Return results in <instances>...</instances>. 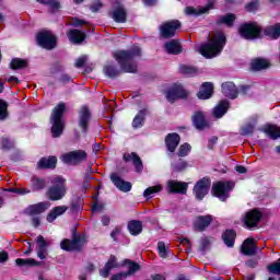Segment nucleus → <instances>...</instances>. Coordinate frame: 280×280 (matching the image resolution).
Instances as JSON below:
<instances>
[{"label":"nucleus","instance_id":"1","mask_svg":"<svg viewBox=\"0 0 280 280\" xmlns=\"http://www.w3.org/2000/svg\"><path fill=\"white\" fill-rule=\"evenodd\" d=\"M113 56L125 73H137V63L133 60L141 57V48L139 46H133L129 50H117Z\"/></svg>","mask_w":280,"mask_h":280},{"label":"nucleus","instance_id":"2","mask_svg":"<svg viewBox=\"0 0 280 280\" xmlns=\"http://www.w3.org/2000/svg\"><path fill=\"white\" fill-rule=\"evenodd\" d=\"M224 45H226V36L222 32H215L206 44L201 45L199 51L203 58H215L222 54Z\"/></svg>","mask_w":280,"mask_h":280},{"label":"nucleus","instance_id":"3","mask_svg":"<svg viewBox=\"0 0 280 280\" xmlns=\"http://www.w3.org/2000/svg\"><path fill=\"white\" fill-rule=\"evenodd\" d=\"M65 103H59L54 109L50 117V121L52 124L51 133L52 137L58 138L62 135V130H65V122H62V115H65L66 110Z\"/></svg>","mask_w":280,"mask_h":280},{"label":"nucleus","instance_id":"4","mask_svg":"<svg viewBox=\"0 0 280 280\" xmlns=\"http://www.w3.org/2000/svg\"><path fill=\"white\" fill-rule=\"evenodd\" d=\"M52 186L46 191L48 200L58 201L67 196V185L65 178L57 176L51 180Z\"/></svg>","mask_w":280,"mask_h":280},{"label":"nucleus","instance_id":"5","mask_svg":"<svg viewBox=\"0 0 280 280\" xmlns=\"http://www.w3.org/2000/svg\"><path fill=\"white\" fill-rule=\"evenodd\" d=\"M238 34L246 40H255L261 35V26L257 22L242 24Z\"/></svg>","mask_w":280,"mask_h":280},{"label":"nucleus","instance_id":"6","mask_svg":"<svg viewBox=\"0 0 280 280\" xmlns=\"http://www.w3.org/2000/svg\"><path fill=\"white\" fill-rule=\"evenodd\" d=\"M235 184L233 182H218L212 186V194L222 202H226L229 192L233 191Z\"/></svg>","mask_w":280,"mask_h":280},{"label":"nucleus","instance_id":"7","mask_svg":"<svg viewBox=\"0 0 280 280\" xmlns=\"http://www.w3.org/2000/svg\"><path fill=\"white\" fill-rule=\"evenodd\" d=\"M182 24L178 20H171L162 23L159 27L160 36L162 38H174L176 36L178 30H180Z\"/></svg>","mask_w":280,"mask_h":280},{"label":"nucleus","instance_id":"8","mask_svg":"<svg viewBox=\"0 0 280 280\" xmlns=\"http://www.w3.org/2000/svg\"><path fill=\"white\" fill-rule=\"evenodd\" d=\"M84 246H86V236L84 235L74 236L72 241L66 238L61 242L62 250H68V252L82 250Z\"/></svg>","mask_w":280,"mask_h":280},{"label":"nucleus","instance_id":"9","mask_svg":"<svg viewBox=\"0 0 280 280\" xmlns=\"http://www.w3.org/2000/svg\"><path fill=\"white\" fill-rule=\"evenodd\" d=\"M37 43L44 49H55L57 38L51 31H44L37 34Z\"/></svg>","mask_w":280,"mask_h":280},{"label":"nucleus","instance_id":"10","mask_svg":"<svg viewBox=\"0 0 280 280\" xmlns=\"http://www.w3.org/2000/svg\"><path fill=\"white\" fill-rule=\"evenodd\" d=\"M86 152L84 150H77L68 152L61 156L63 163L68 165H80L83 161H86Z\"/></svg>","mask_w":280,"mask_h":280},{"label":"nucleus","instance_id":"11","mask_svg":"<svg viewBox=\"0 0 280 280\" xmlns=\"http://www.w3.org/2000/svg\"><path fill=\"white\" fill-rule=\"evenodd\" d=\"M209 187H211V180L209 178H202L194 187V194L197 200H202L209 194Z\"/></svg>","mask_w":280,"mask_h":280},{"label":"nucleus","instance_id":"12","mask_svg":"<svg viewBox=\"0 0 280 280\" xmlns=\"http://www.w3.org/2000/svg\"><path fill=\"white\" fill-rule=\"evenodd\" d=\"M51 207V203L49 201H42L35 205L28 206L25 210L24 213L25 215H30L34 218V215H40V213H45L47 209Z\"/></svg>","mask_w":280,"mask_h":280},{"label":"nucleus","instance_id":"13","mask_svg":"<svg viewBox=\"0 0 280 280\" xmlns=\"http://www.w3.org/2000/svg\"><path fill=\"white\" fill-rule=\"evenodd\" d=\"M189 95V92L183 89L180 85H174L166 92V100L174 104L175 100H185Z\"/></svg>","mask_w":280,"mask_h":280},{"label":"nucleus","instance_id":"14","mask_svg":"<svg viewBox=\"0 0 280 280\" xmlns=\"http://www.w3.org/2000/svg\"><path fill=\"white\" fill-rule=\"evenodd\" d=\"M166 187L170 194H187V189H189V184L185 182L171 179L167 182Z\"/></svg>","mask_w":280,"mask_h":280},{"label":"nucleus","instance_id":"15","mask_svg":"<svg viewBox=\"0 0 280 280\" xmlns=\"http://www.w3.org/2000/svg\"><path fill=\"white\" fill-rule=\"evenodd\" d=\"M36 254L39 259H47V247L49 246V241L45 240L43 235H38L36 238Z\"/></svg>","mask_w":280,"mask_h":280},{"label":"nucleus","instance_id":"16","mask_svg":"<svg viewBox=\"0 0 280 280\" xmlns=\"http://www.w3.org/2000/svg\"><path fill=\"white\" fill-rule=\"evenodd\" d=\"M259 220H261V212L257 209L247 212L245 215V224L248 229H253V226L259 224Z\"/></svg>","mask_w":280,"mask_h":280},{"label":"nucleus","instance_id":"17","mask_svg":"<svg viewBox=\"0 0 280 280\" xmlns=\"http://www.w3.org/2000/svg\"><path fill=\"white\" fill-rule=\"evenodd\" d=\"M122 159L126 163H130V161L133 163L136 167V172H142L143 171V162L141 161V158L135 153H125L122 155Z\"/></svg>","mask_w":280,"mask_h":280},{"label":"nucleus","instance_id":"18","mask_svg":"<svg viewBox=\"0 0 280 280\" xmlns=\"http://www.w3.org/2000/svg\"><path fill=\"white\" fill-rule=\"evenodd\" d=\"M212 221H213V218H211V215L197 217L194 222V229L195 231L202 232L205 231V229L209 226V224H211Z\"/></svg>","mask_w":280,"mask_h":280},{"label":"nucleus","instance_id":"19","mask_svg":"<svg viewBox=\"0 0 280 280\" xmlns=\"http://www.w3.org/2000/svg\"><path fill=\"white\" fill-rule=\"evenodd\" d=\"M241 253H243V255H247V256L256 255L257 245L255 244V240L246 238L241 246Z\"/></svg>","mask_w":280,"mask_h":280},{"label":"nucleus","instance_id":"20","mask_svg":"<svg viewBox=\"0 0 280 280\" xmlns=\"http://www.w3.org/2000/svg\"><path fill=\"white\" fill-rule=\"evenodd\" d=\"M110 180L114 183L115 187H117V189H119L120 191L126 192V191H130V189H132V184L119 178V175H117V173H113L110 175Z\"/></svg>","mask_w":280,"mask_h":280},{"label":"nucleus","instance_id":"21","mask_svg":"<svg viewBox=\"0 0 280 280\" xmlns=\"http://www.w3.org/2000/svg\"><path fill=\"white\" fill-rule=\"evenodd\" d=\"M70 43L74 45H80L86 38V33L79 31V30H70L67 33Z\"/></svg>","mask_w":280,"mask_h":280},{"label":"nucleus","instance_id":"22","mask_svg":"<svg viewBox=\"0 0 280 280\" xmlns=\"http://www.w3.org/2000/svg\"><path fill=\"white\" fill-rule=\"evenodd\" d=\"M69 211V207L67 206H57L50 210V212L47 214V222H54L57 218H60V215H65Z\"/></svg>","mask_w":280,"mask_h":280},{"label":"nucleus","instance_id":"23","mask_svg":"<svg viewBox=\"0 0 280 280\" xmlns=\"http://www.w3.org/2000/svg\"><path fill=\"white\" fill-rule=\"evenodd\" d=\"M90 119H91V110H89V107L83 106L80 110L79 126L80 128H82L84 132H86V129L89 128Z\"/></svg>","mask_w":280,"mask_h":280},{"label":"nucleus","instance_id":"24","mask_svg":"<svg viewBox=\"0 0 280 280\" xmlns=\"http://www.w3.org/2000/svg\"><path fill=\"white\" fill-rule=\"evenodd\" d=\"M192 122L197 130H205L209 126V122H207V119L205 118V113L202 112H196L192 115Z\"/></svg>","mask_w":280,"mask_h":280},{"label":"nucleus","instance_id":"25","mask_svg":"<svg viewBox=\"0 0 280 280\" xmlns=\"http://www.w3.org/2000/svg\"><path fill=\"white\" fill-rule=\"evenodd\" d=\"M166 148L170 152H176L178 143H180V136L178 133H170L165 139Z\"/></svg>","mask_w":280,"mask_h":280},{"label":"nucleus","instance_id":"26","mask_svg":"<svg viewBox=\"0 0 280 280\" xmlns=\"http://www.w3.org/2000/svg\"><path fill=\"white\" fill-rule=\"evenodd\" d=\"M222 93L225 97L235 100V97H237V88L233 82H225L222 84Z\"/></svg>","mask_w":280,"mask_h":280},{"label":"nucleus","instance_id":"27","mask_svg":"<svg viewBox=\"0 0 280 280\" xmlns=\"http://www.w3.org/2000/svg\"><path fill=\"white\" fill-rule=\"evenodd\" d=\"M213 95V83L206 82L201 85L197 96L199 100H209Z\"/></svg>","mask_w":280,"mask_h":280},{"label":"nucleus","instance_id":"28","mask_svg":"<svg viewBox=\"0 0 280 280\" xmlns=\"http://www.w3.org/2000/svg\"><path fill=\"white\" fill-rule=\"evenodd\" d=\"M270 67V61L264 58H256L250 63L252 71H264Z\"/></svg>","mask_w":280,"mask_h":280},{"label":"nucleus","instance_id":"29","mask_svg":"<svg viewBox=\"0 0 280 280\" xmlns=\"http://www.w3.org/2000/svg\"><path fill=\"white\" fill-rule=\"evenodd\" d=\"M209 10H213V2H208L205 7H201L199 9H195L194 7H188L185 9L186 14L191 15V14H207Z\"/></svg>","mask_w":280,"mask_h":280},{"label":"nucleus","instance_id":"30","mask_svg":"<svg viewBox=\"0 0 280 280\" xmlns=\"http://www.w3.org/2000/svg\"><path fill=\"white\" fill-rule=\"evenodd\" d=\"M262 132H265V135H268V137L273 141H277V139H280V127L276 125L265 126L262 129Z\"/></svg>","mask_w":280,"mask_h":280},{"label":"nucleus","instance_id":"31","mask_svg":"<svg viewBox=\"0 0 280 280\" xmlns=\"http://www.w3.org/2000/svg\"><path fill=\"white\" fill-rule=\"evenodd\" d=\"M56 163H58V160L56 156L50 158H43L37 162L38 167L42 170H51L56 167Z\"/></svg>","mask_w":280,"mask_h":280},{"label":"nucleus","instance_id":"32","mask_svg":"<svg viewBox=\"0 0 280 280\" xmlns=\"http://www.w3.org/2000/svg\"><path fill=\"white\" fill-rule=\"evenodd\" d=\"M117 266H119L117 264V258L115 256H110L104 269L101 270V277L106 279L110 275V270H113V268H117Z\"/></svg>","mask_w":280,"mask_h":280},{"label":"nucleus","instance_id":"33","mask_svg":"<svg viewBox=\"0 0 280 280\" xmlns=\"http://www.w3.org/2000/svg\"><path fill=\"white\" fill-rule=\"evenodd\" d=\"M165 49L167 54L178 55L183 51V47L180 46V42L176 39H172L171 42L165 44Z\"/></svg>","mask_w":280,"mask_h":280},{"label":"nucleus","instance_id":"34","mask_svg":"<svg viewBox=\"0 0 280 280\" xmlns=\"http://www.w3.org/2000/svg\"><path fill=\"white\" fill-rule=\"evenodd\" d=\"M226 110H229V103L226 101H221L213 109V115L218 119L220 117H224L226 115Z\"/></svg>","mask_w":280,"mask_h":280},{"label":"nucleus","instance_id":"35","mask_svg":"<svg viewBox=\"0 0 280 280\" xmlns=\"http://www.w3.org/2000/svg\"><path fill=\"white\" fill-rule=\"evenodd\" d=\"M126 16H127V13L124 7H118L117 9H115L112 15V18L116 23H126Z\"/></svg>","mask_w":280,"mask_h":280},{"label":"nucleus","instance_id":"36","mask_svg":"<svg viewBox=\"0 0 280 280\" xmlns=\"http://www.w3.org/2000/svg\"><path fill=\"white\" fill-rule=\"evenodd\" d=\"M31 187L33 191H40L42 189H45V187H47V183L40 177L33 176L31 178Z\"/></svg>","mask_w":280,"mask_h":280},{"label":"nucleus","instance_id":"37","mask_svg":"<svg viewBox=\"0 0 280 280\" xmlns=\"http://www.w3.org/2000/svg\"><path fill=\"white\" fill-rule=\"evenodd\" d=\"M128 230L131 235H139L143 231V223L141 221H130L128 223Z\"/></svg>","mask_w":280,"mask_h":280},{"label":"nucleus","instance_id":"38","mask_svg":"<svg viewBox=\"0 0 280 280\" xmlns=\"http://www.w3.org/2000/svg\"><path fill=\"white\" fill-rule=\"evenodd\" d=\"M222 237L224 244H226L230 248L234 246L236 237L235 231L228 230L223 233Z\"/></svg>","mask_w":280,"mask_h":280},{"label":"nucleus","instance_id":"39","mask_svg":"<svg viewBox=\"0 0 280 280\" xmlns=\"http://www.w3.org/2000/svg\"><path fill=\"white\" fill-rule=\"evenodd\" d=\"M265 35L270 38H279L280 36V24H275L265 28Z\"/></svg>","mask_w":280,"mask_h":280},{"label":"nucleus","instance_id":"40","mask_svg":"<svg viewBox=\"0 0 280 280\" xmlns=\"http://www.w3.org/2000/svg\"><path fill=\"white\" fill-rule=\"evenodd\" d=\"M125 264L127 265L128 271L122 272V275H127V277H130V275H135V272H139V270H141V266L135 261L125 260Z\"/></svg>","mask_w":280,"mask_h":280},{"label":"nucleus","instance_id":"41","mask_svg":"<svg viewBox=\"0 0 280 280\" xmlns=\"http://www.w3.org/2000/svg\"><path fill=\"white\" fill-rule=\"evenodd\" d=\"M10 67L13 71H16V69H25L27 67V60L19 58L12 59Z\"/></svg>","mask_w":280,"mask_h":280},{"label":"nucleus","instance_id":"42","mask_svg":"<svg viewBox=\"0 0 280 280\" xmlns=\"http://www.w3.org/2000/svg\"><path fill=\"white\" fill-rule=\"evenodd\" d=\"M160 191H163V186L155 185L147 188L143 192L144 198H152L153 194H159Z\"/></svg>","mask_w":280,"mask_h":280},{"label":"nucleus","instance_id":"43","mask_svg":"<svg viewBox=\"0 0 280 280\" xmlns=\"http://www.w3.org/2000/svg\"><path fill=\"white\" fill-rule=\"evenodd\" d=\"M16 266H40L39 261H36V259L28 258V259H23V258H18L15 260Z\"/></svg>","mask_w":280,"mask_h":280},{"label":"nucleus","instance_id":"44","mask_svg":"<svg viewBox=\"0 0 280 280\" xmlns=\"http://www.w3.org/2000/svg\"><path fill=\"white\" fill-rule=\"evenodd\" d=\"M179 71L184 75H196V73H198V70L191 66H180Z\"/></svg>","mask_w":280,"mask_h":280},{"label":"nucleus","instance_id":"45","mask_svg":"<svg viewBox=\"0 0 280 280\" xmlns=\"http://www.w3.org/2000/svg\"><path fill=\"white\" fill-rule=\"evenodd\" d=\"M145 119V114L143 112H140L132 121L133 128H141L143 126V121Z\"/></svg>","mask_w":280,"mask_h":280},{"label":"nucleus","instance_id":"46","mask_svg":"<svg viewBox=\"0 0 280 280\" xmlns=\"http://www.w3.org/2000/svg\"><path fill=\"white\" fill-rule=\"evenodd\" d=\"M235 21V15L234 14H228L225 16H221L219 19V23H222L223 25H228V27H231Z\"/></svg>","mask_w":280,"mask_h":280},{"label":"nucleus","instance_id":"47","mask_svg":"<svg viewBox=\"0 0 280 280\" xmlns=\"http://www.w3.org/2000/svg\"><path fill=\"white\" fill-rule=\"evenodd\" d=\"M42 3H45L46 5H49L51 9V12H56L60 9V2L57 0H39Z\"/></svg>","mask_w":280,"mask_h":280},{"label":"nucleus","instance_id":"48","mask_svg":"<svg viewBox=\"0 0 280 280\" xmlns=\"http://www.w3.org/2000/svg\"><path fill=\"white\" fill-rule=\"evenodd\" d=\"M158 250H159V255L162 259H167V247L165 246V243L159 242Z\"/></svg>","mask_w":280,"mask_h":280},{"label":"nucleus","instance_id":"49","mask_svg":"<svg viewBox=\"0 0 280 280\" xmlns=\"http://www.w3.org/2000/svg\"><path fill=\"white\" fill-rule=\"evenodd\" d=\"M105 74L108 75V78H116V75H119V71L113 67V66H106L104 68Z\"/></svg>","mask_w":280,"mask_h":280},{"label":"nucleus","instance_id":"50","mask_svg":"<svg viewBox=\"0 0 280 280\" xmlns=\"http://www.w3.org/2000/svg\"><path fill=\"white\" fill-rule=\"evenodd\" d=\"M189 152H191V145H189L188 143H184L179 147L177 154L178 156H187Z\"/></svg>","mask_w":280,"mask_h":280},{"label":"nucleus","instance_id":"51","mask_svg":"<svg viewBox=\"0 0 280 280\" xmlns=\"http://www.w3.org/2000/svg\"><path fill=\"white\" fill-rule=\"evenodd\" d=\"M172 167L174 172H183V170H187V163L183 160H179L178 162L174 163Z\"/></svg>","mask_w":280,"mask_h":280},{"label":"nucleus","instance_id":"52","mask_svg":"<svg viewBox=\"0 0 280 280\" xmlns=\"http://www.w3.org/2000/svg\"><path fill=\"white\" fill-rule=\"evenodd\" d=\"M8 117V103L0 100V119H5Z\"/></svg>","mask_w":280,"mask_h":280},{"label":"nucleus","instance_id":"53","mask_svg":"<svg viewBox=\"0 0 280 280\" xmlns=\"http://www.w3.org/2000/svg\"><path fill=\"white\" fill-rule=\"evenodd\" d=\"M259 8V1L252 0L248 4H246L245 9L247 12H255Z\"/></svg>","mask_w":280,"mask_h":280},{"label":"nucleus","instance_id":"54","mask_svg":"<svg viewBox=\"0 0 280 280\" xmlns=\"http://www.w3.org/2000/svg\"><path fill=\"white\" fill-rule=\"evenodd\" d=\"M1 148L3 150H10L11 148H14V142L10 141L8 138L1 139Z\"/></svg>","mask_w":280,"mask_h":280},{"label":"nucleus","instance_id":"55","mask_svg":"<svg viewBox=\"0 0 280 280\" xmlns=\"http://www.w3.org/2000/svg\"><path fill=\"white\" fill-rule=\"evenodd\" d=\"M268 268H269V272H272L273 275H280V262L270 265Z\"/></svg>","mask_w":280,"mask_h":280},{"label":"nucleus","instance_id":"56","mask_svg":"<svg viewBox=\"0 0 280 280\" xmlns=\"http://www.w3.org/2000/svg\"><path fill=\"white\" fill-rule=\"evenodd\" d=\"M253 125H247L241 129V135H253Z\"/></svg>","mask_w":280,"mask_h":280},{"label":"nucleus","instance_id":"57","mask_svg":"<svg viewBox=\"0 0 280 280\" xmlns=\"http://www.w3.org/2000/svg\"><path fill=\"white\" fill-rule=\"evenodd\" d=\"M84 65H86V56H82L75 61V67L78 69L82 68Z\"/></svg>","mask_w":280,"mask_h":280},{"label":"nucleus","instance_id":"58","mask_svg":"<svg viewBox=\"0 0 280 280\" xmlns=\"http://www.w3.org/2000/svg\"><path fill=\"white\" fill-rule=\"evenodd\" d=\"M121 233V226H117L115 228L112 233H110V237L117 242V235H119Z\"/></svg>","mask_w":280,"mask_h":280},{"label":"nucleus","instance_id":"59","mask_svg":"<svg viewBox=\"0 0 280 280\" xmlns=\"http://www.w3.org/2000/svg\"><path fill=\"white\" fill-rule=\"evenodd\" d=\"M103 5L102 1L97 0L91 5V10L92 12H97Z\"/></svg>","mask_w":280,"mask_h":280},{"label":"nucleus","instance_id":"60","mask_svg":"<svg viewBox=\"0 0 280 280\" xmlns=\"http://www.w3.org/2000/svg\"><path fill=\"white\" fill-rule=\"evenodd\" d=\"M11 191H13V194H20L21 196H24V194H30V189L27 188H14L11 189Z\"/></svg>","mask_w":280,"mask_h":280},{"label":"nucleus","instance_id":"61","mask_svg":"<svg viewBox=\"0 0 280 280\" xmlns=\"http://www.w3.org/2000/svg\"><path fill=\"white\" fill-rule=\"evenodd\" d=\"M103 210H104V205H102V203H95L92 207L93 213H100V211H103Z\"/></svg>","mask_w":280,"mask_h":280},{"label":"nucleus","instance_id":"62","mask_svg":"<svg viewBox=\"0 0 280 280\" xmlns=\"http://www.w3.org/2000/svg\"><path fill=\"white\" fill-rule=\"evenodd\" d=\"M211 244V240H209V237H203L201 238V246L202 248H209V245Z\"/></svg>","mask_w":280,"mask_h":280},{"label":"nucleus","instance_id":"63","mask_svg":"<svg viewBox=\"0 0 280 280\" xmlns=\"http://www.w3.org/2000/svg\"><path fill=\"white\" fill-rule=\"evenodd\" d=\"M126 277H127V275L121 272L118 275H114L110 280H124V279H126Z\"/></svg>","mask_w":280,"mask_h":280},{"label":"nucleus","instance_id":"64","mask_svg":"<svg viewBox=\"0 0 280 280\" xmlns=\"http://www.w3.org/2000/svg\"><path fill=\"white\" fill-rule=\"evenodd\" d=\"M151 279L152 280H165L166 277H165V275L154 273V275L151 276Z\"/></svg>","mask_w":280,"mask_h":280}]
</instances>
